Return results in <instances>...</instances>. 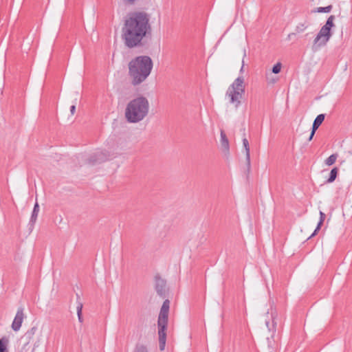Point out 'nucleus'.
Masks as SVG:
<instances>
[{"label":"nucleus","instance_id":"1","mask_svg":"<svg viewBox=\"0 0 352 352\" xmlns=\"http://www.w3.org/2000/svg\"><path fill=\"white\" fill-rule=\"evenodd\" d=\"M151 14L143 10H137L125 16L121 30V38L129 49L140 47L151 36Z\"/></svg>","mask_w":352,"mask_h":352},{"label":"nucleus","instance_id":"2","mask_svg":"<svg viewBox=\"0 0 352 352\" xmlns=\"http://www.w3.org/2000/svg\"><path fill=\"white\" fill-rule=\"evenodd\" d=\"M153 67L151 58L148 56H138L129 63V75L131 83L136 86L143 82L150 75Z\"/></svg>","mask_w":352,"mask_h":352},{"label":"nucleus","instance_id":"3","mask_svg":"<svg viewBox=\"0 0 352 352\" xmlns=\"http://www.w3.org/2000/svg\"><path fill=\"white\" fill-rule=\"evenodd\" d=\"M149 102L146 98L139 96L131 100L125 109V118L130 123L142 121L148 115Z\"/></svg>","mask_w":352,"mask_h":352},{"label":"nucleus","instance_id":"4","mask_svg":"<svg viewBox=\"0 0 352 352\" xmlns=\"http://www.w3.org/2000/svg\"><path fill=\"white\" fill-rule=\"evenodd\" d=\"M170 307V301L166 299L164 301L161 307L157 320L159 347L160 351H164L166 341V329Z\"/></svg>","mask_w":352,"mask_h":352},{"label":"nucleus","instance_id":"5","mask_svg":"<svg viewBox=\"0 0 352 352\" xmlns=\"http://www.w3.org/2000/svg\"><path fill=\"white\" fill-rule=\"evenodd\" d=\"M335 16L331 15L328 17L325 24L320 28L314 40L312 50L317 51L322 47H324L329 42L332 36L331 28L335 26Z\"/></svg>","mask_w":352,"mask_h":352},{"label":"nucleus","instance_id":"6","mask_svg":"<svg viewBox=\"0 0 352 352\" xmlns=\"http://www.w3.org/2000/svg\"><path fill=\"white\" fill-rule=\"evenodd\" d=\"M245 82L243 76L236 78L228 89L226 95L230 97V102L235 104L236 107L241 104L240 99L245 94Z\"/></svg>","mask_w":352,"mask_h":352},{"label":"nucleus","instance_id":"7","mask_svg":"<svg viewBox=\"0 0 352 352\" xmlns=\"http://www.w3.org/2000/svg\"><path fill=\"white\" fill-rule=\"evenodd\" d=\"M155 288L157 294L161 297L165 298L167 293L166 281L160 275H156L155 276Z\"/></svg>","mask_w":352,"mask_h":352},{"label":"nucleus","instance_id":"8","mask_svg":"<svg viewBox=\"0 0 352 352\" xmlns=\"http://www.w3.org/2000/svg\"><path fill=\"white\" fill-rule=\"evenodd\" d=\"M109 155L103 151H97L93 153L87 160L88 164L95 165L105 162L108 160Z\"/></svg>","mask_w":352,"mask_h":352},{"label":"nucleus","instance_id":"9","mask_svg":"<svg viewBox=\"0 0 352 352\" xmlns=\"http://www.w3.org/2000/svg\"><path fill=\"white\" fill-rule=\"evenodd\" d=\"M24 318L23 308L19 307L12 324V329L14 331L20 329Z\"/></svg>","mask_w":352,"mask_h":352},{"label":"nucleus","instance_id":"10","mask_svg":"<svg viewBox=\"0 0 352 352\" xmlns=\"http://www.w3.org/2000/svg\"><path fill=\"white\" fill-rule=\"evenodd\" d=\"M243 147L245 150V160H246V164L248 167V171H250V146H249V142L247 140L246 138H243Z\"/></svg>","mask_w":352,"mask_h":352},{"label":"nucleus","instance_id":"11","mask_svg":"<svg viewBox=\"0 0 352 352\" xmlns=\"http://www.w3.org/2000/svg\"><path fill=\"white\" fill-rule=\"evenodd\" d=\"M325 118V115L322 113L319 114L314 120L311 130L316 131V130L319 128L321 124L323 122Z\"/></svg>","mask_w":352,"mask_h":352},{"label":"nucleus","instance_id":"12","mask_svg":"<svg viewBox=\"0 0 352 352\" xmlns=\"http://www.w3.org/2000/svg\"><path fill=\"white\" fill-rule=\"evenodd\" d=\"M338 173H339V168L338 167L333 168L331 169V170L330 171L329 177L326 180L325 183L326 184L333 183L336 180L338 175Z\"/></svg>","mask_w":352,"mask_h":352},{"label":"nucleus","instance_id":"13","mask_svg":"<svg viewBox=\"0 0 352 352\" xmlns=\"http://www.w3.org/2000/svg\"><path fill=\"white\" fill-rule=\"evenodd\" d=\"M310 25V23L308 21L305 20L303 23H299L295 28L296 33H302L305 30H306L309 26Z\"/></svg>","mask_w":352,"mask_h":352},{"label":"nucleus","instance_id":"14","mask_svg":"<svg viewBox=\"0 0 352 352\" xmlns=\"http://www.w3.org/2000/svg\"><path fill=\"white\" fill-rule=\"evenodd\" d=\"M38 212H39V205H38V202L36 201L34 208H33V211L32 212L30 220V222L31 223L34 224L36 222Z\"/></svg>","mask_w":352,"mask_h":352},{"label":"nucleus","instance_id":"15","mask_svg":"<svg viewBox=\"0 0 352 352\" xmlns=\"http://www.w3.org/2000/svg\"><path fill=\"white\" fill-rule=\"evenodd\" d=\"M325 214L324 212H322V211L320 212V221L318 223V225L316 226V228L315 229L314 232L312 233V234L309 236V238L315 236L318 232L320 230L324 219H325Z\"/></svg>","mask_w":352,"mask_h":352},{"label":"nucleus","instance_id":"16","mask_svg":"<svg viewBox=\"0 0 352 352\" xmlns=\"http://www.w3.org/2000/svg\"><path fill=\"white\" fill-rule=\"evenodd\" d=\"M221 146L226 151L229 150V142L223 131H221Z\"/></svg>","mask_w":352,"mask_h":352},{"label":"nucleus","instance_id":"17","mask_svg":"<svg viewBox=\"0 0 352 352\" xmlns=\"http://www.w3.org/2000/svg\"><path fill=\"white\" fill-rule=\"evenodd\" d=\"M9 340L6 337H3L0 339V352H8L7 346Z\"/></svg>","mask_w":352,"mask_h":352},{"label":"nucleus","instance_id":"18","mask_svg":"<svg viewBox=\"0 0 352 352\" xmlns=\"http://www.w3.org/2000/svg\"><path fill=\"white\" fill-rule=\"evenodd\" d=\"M37 327L34 326L25 333V337L30 342L37 331Z\"/></svg>","mask_w":352,"mask_h":352},{"label":"nucleus","instance_id":"19","mask_svg":"<svg viewBox=\"0 0 352 352\" xmlns=\"http://www.w3.org/2000/svg\"><path fill=\"white\" fill-rule=\"evenodd\" d=\"M338 157V154L333 153L324 160V164L327 166H330L333 165L336 162Z\"/></svg>","mask_w":352,"mask_h":352},{"label":"nucleus","instance_id":"20","mask_svg":"<svg viewBox=\"0 0 352 352\" xmlns=\"http://www.w3.org/2000/svg\"><path fill=\"white\" fill-rule=\"evenodd\" d=\"M82 303L80 302H78V305L76 307L77 315L78 321L82 323L83 322V318L82 316Z\"/></svg>","mask_w":352,"mask_h":352},{"label":"nucleus","instance_id":"21","mask_svg":"<svg viewBox=\"0 0 352 352\" xmlns=\"http://www.w3.org/2000/svg\"><path fill=\"white\" fill-rule=\"evenodd\" d=\"M333 8V6L331 5H329L326 7H318L315 10H314V12H324V13H329L331 11Z\"/></svg>","mask_w":352,"mask_h":352},{"label":"nucleus","instance_id":"22","mask_svg":"<svg viewBox=\"0 0 352 352\" xmlns=\"http://www.w3.org/2000/svg\"><path fill=\"white\" fill-rule=\"evenodd\" d=\"M281 67H282V65L280 63H277L276 64H275L273 66L272 69V73L276 74H278L281 70Z\"/></svg>","mask_w":352,"mask_h":352},{"label":"nucleus","instance_id":"23","mask_svg":"<svg viewBox=\"0 0 352 352\" xmlns=\"http://www.w3.org/2000/svg\"><path fill=\"white\" fill-rule=\"evenodd\" d=\"M135 352H148V350L145 346L139 344L135 347Z\"/></svg>","mask_w":352,"mask_h":352},{"label":"nucleus","instance_id":"24","mask_svg":"<svg viewBox=\"0 0 352 352\" xmlns=\"http://www.w3.org/2000/svg\"><path fill=\"white\" fill-rule=\"evenodd\" d=\"M276 316H277V314L274 313V312H272V327H273V330L275 331V326L277 324V322H276Z\"/></svg>","mask_w":352,"mask_h":352},{"label":"nucleus","instance_id":"25","mask_svg":"<svg viewBox=\"0 0 352 352\" xmlns=\"http://www.w3.org/2000/svg\"><path fill=\"white\" fill-rule=\"evenodd\" d=\"M76 112V105L73 104L70 107V113L72 115H74Z\"/></svg>","mask_w":352,"mask_h":352},{"label":"nucleus","instance_id":"26","mask_svg":"<svg viewBox=\"0 0 352 352\" xmlns=\"http://www.w3.org/2000/svg\"><path fill=\"white\" fill-rule=\"evenodd\" d=\"M315 133H316L315 131L311 130V134H310V135H309V137L308 138V141H311L313 139V138H314V136L315 135Z\"/></svg>","mask_w":352,"mask_h":352},{"label":"nucleus","instance_id":"27","mask_svg":"<svg viewBox=\"0 0 352 352\" xmlns=\"http://www.w3.org/2000/svg\"><path fill=\"white\" fill-rule=\"evenodd\" d=\"M243 67H244V61L243 60V64H242V66H241V69H240L241 72H242L243 71Z\"/></svg>","mask_w":352,"mask_h":352},{"label":"nucleus","instance_id":"28","mask_svg":"<svg viewBox=\"0 0 352 352\" xmlns=\"http://www.w3.org/2000/svg\"><path fill=\"white\" fill-rule=\"evenodd\" d=\"M295 34H296V33H294V32L290 33V34L288 35V38H292V35H295Z\"/></svg>","mask_w":352,"mask_h":352},{"label":"nucleus","instance_id":"29","mask_svg":"<svg viewBox=\"0 0 352 352\" xmlns=\"http://www.w3.org/2000/svg\"><path fill=\"white\" fill-rule=\"evenodd\" d=\"M269 324L270 322H266V325L267 327L269 328L270 330H271V329L269 327Z\"/></svg>","mask_w":352,"mask_h":352},{"label":"nucleus","instance_id":"30","mask_svg":"<svg viewBox=\"0 0 352 352\" xmlns=\"http://www.w3.org/2000/svg\"><path fill=\"white\" fill-rule=\"evenodd\" d=\"M245 129H243V135H245Z\"/></svg>","mask_w":352,"mask_h":352}]
</instances>
